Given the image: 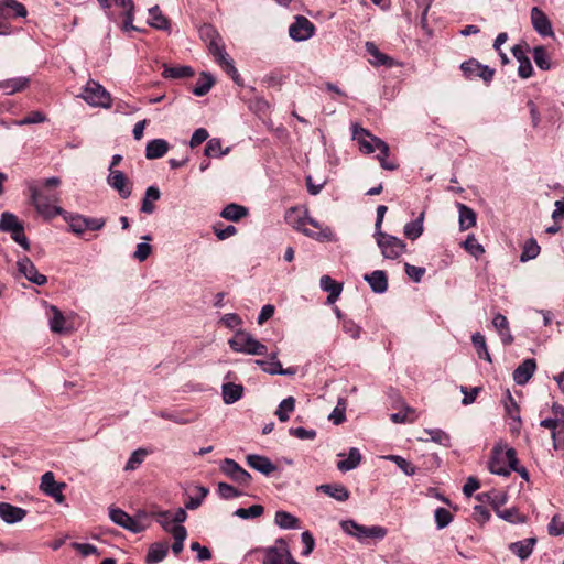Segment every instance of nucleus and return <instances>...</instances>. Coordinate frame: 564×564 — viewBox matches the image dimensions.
<instances>
[{
  "instance_id": "obj_3",
  "label": "nucleus",
  "mask_w": 564,
  "mask_h": 564,
  "mask_svg": "<svg viewBox=\"0 0 564 564\" xmlns=\"http://www.w3.org/2000/svg\"><path fill=\"white\" fill-rule=\"evenodd\" d=\"M79 97L89 106L108 109L111 107L110 93L98 82L89 79L82 89Z\"/></svg>"
},
{
  "instance_id": "obj_56",
  "label": "nucleus",
  "mask_w": 564,
  "mask_h": 564,
  "mask_svg": "<svg viewBox=\"0 0 564 564\" xmlns=\"http://www.w3.org/2000/svg\"><path fill=\"white\" fill-rule=\"evenodd\" d=\"M66 221L68 223L70 230L74 234H83L86 230V217L82 215H73V216H65Z\"/></svg>"
},
{
  "instance_id": "obj_25",
  "label": "nucleus",
  "mask_w": 564,
  "mask_h": 564,
  "mask_svg": "<svg viewBox=\"0 0 564 564\" xmlns=\"http://www.w3.org/2000/svg\"><path fill=\"white\" fill-rule=\"evenodd\" d=\"M365 280L375 293H383L388 289V276L382 270H376L371 274L365 275Z\"/></svg>"
},
{
  "instance_id": "obj_52",
  "label": "nucleus",
  "mask_w": 564,
  "mask_h": 564,
  "mask_svg": "<svg viewBox=\"0 0 564 564\" xmlns=\"http://www.w3.org/2000/svg\"><path fill=\"white\" fill-rule=\"evenodd\" d=\"M148 452L143 448L134 451L124 466L126 471L135 470L144 460Z\"/></svg>"
},
{
  "instance_id": "obj_5",
  "label": "nucleus",
  "mask_w": 564,
  "mask_h": 564,
  "mask_svg": "<svg viewBox=\"0 0 564 564\" xmlns=\"http://www.w3.org/2000/svg\"><path fill=\"white\" fill-rule=\"evenodd\" d=\"M340 527L347 534L356 538L359 541H365L366 539H377L381 540L387 535V529L379 527V525H372V527H365L359 523H357L354 520H345L340 522Z\"/></svg>"
},
{
  "instance_id": "obj_24",
  "label": "nucleus",
  "mask_w": 564,
  "mask_h": 564,
  "mask_svg": "<svg viewBox=\"0 0 564 564\" xmlns=\"http://www.w3.org/2000/svg\"><path fill=\"white\" fill-rule=\"evenodd\" d=\"M492 325L498 332L503 345H510L513 343V336L509 329V322L505 315L500 313L496 314L492 319Z\"/></svg>"
},
{
  "instance_id": "obj_42",
  "label": "nucleus",
  "mask_w": 564,
  "mask_h": 564,
  "mask_svg": "<svg viewBox=\"0 0 564 564\" xmlns=\"http://www.w3.org/2000/svg\"><path fill=\"white\" fill-rule=\"evenodd\" d=\"M215 61L224 68L235 83H238L239 73L234 65V61L229 57L226 51L221 53V55L216 56Z\"/></svg>"
},
{
  "instance_id": "obj_11",
  "label": "nucleus",
  "mask_w": 564,
  "mask_h": 564,
  "mask_svg": "<svg viewBox=\"0 0 564 564\" xmlns=\"http://www.w3.org/2000/svg\"><path fill=\"white\" fill-rule=\"evenodd\" d=\"M66 488L65 482H57L52 471H46L41 477L40 489L48 497L53 498L57 503L65 501L63 490Z\"/></svg>"
},
{
  "instance_id": "obj_31",
  "label": "nucleus",
  "mask_w": 564,
  "mask_h": 564,
  "mask_svg": "<svg viewBox=\"0 0 564 564\" xmlns=\"http://www.w3.org/2000/svg\"><path fill=\"white\" fill-rule=\"evenodd\" d=\"M366 51L373 57V61L371 62L376 66H387L392 67L394 65L393 58L390 56L381 53L375 43L367 42L366 43Z\"/></svg>"
},
{
  "instance_id": "obj_13",
  "label": "nucleus",
  "mask_w": 564,
  "mask_h": 564,
  "mask_svg": "<svg viewBox=\"0 0 564 564\" xmlns=\"http://www.w3.org/2000/svg\"><path fill=\"white\" fill-rule=\"evenodd\" d=\"M199 34L202 40L207 44L208 51L214 58L225 52L223 40L213 25H203L199 30Z\"/></svg>"
},
{
  "instance_id": "obj_36",
  "label": "nucleus",
  "mask_w": 564,
  "mask_h": 564,
  "mask_svg": "<svg viewBox=\"0 0 564 564\" xmlns=\"http://www.w3.org/2000/svg\"><path fill=\"white\" fill-rule=\"evenodd\" d=\"M274 523L281 529H297L300 527V520L283 510L275 512Z\"/></svg>"
},
{
  "instance_id": "obj_63",
  "label": "nucleus",
  "mask_w": 564,
  "mask_h": 564,
  "mask_svg": "<svg viewBox=\"0 0 564 564\" xmlns=\"http://www.w3.org/2000/svg\"><path fill=\"white\" fill-rule=\"evenodd\" d=\"M256 364L270 375H279L281 372L282 365L280 361L257 360Z\"/></svg>"
},
{
  "instance_id": "obj_48",
  "label": "nucleus",
  "mask_w": 564,
  "mask_h": 564,
  "mask_svg": "<svg viewBox=\"0 0 564 564\" xmlns=\"http://www.w3.org/2000/svg\"><path fill=\"white\" fill-rule=\"evenodd\" d=\"M463 246L464 249L476 259H479L485 253L484 247L477 241L474 235H468Z\"/></svg>"
},
{
  "instance_id": "obj_17",
  "label": "nucleus",
  "mask_w": 564,
  "mask_h": 564,
  "mask_svg": "<svg viewBox=\"0 0 564 564\" xmlns=\"http://www.w3.org/2000/svg\"><path fill=\"white\" fill-rule=\"evenodd\" d=\"M26 516V510L15 507L9 502H0V518L8 524L22 521Z\"/></svg>"
},
{
  "instance_id": "obj_14",
  "label": "nucleus",
  "mask_w": 564,
  "mask_h": 564,
  "mask_svg": "<svg viewBox=\"0 0 564 564\" xmlns=\"http://www.w3.org/2000/svg\"><path fill=\"white\" fill-rule=\"evenodd\" d=\"M531 24L534 31L543 37H553L554 32L547 15L538 7H533L530 12Z\"/></svg>"
},
{
  "instance_id": "obj_32",
  "label": "nucleus",
  "mask_w": 564,
  "mask_h": 564,
  "mask_svg": "<svg viewBox=\"0 0 564 564\" xmlns=\"http://www.w3.org/2000/svg\"><path fill=\"white\" fill-rule=\"evenodd\" d=\"M161 196L160 189L156 186L147 188L141 204V212L144 214H152L155 210L154 202L159 200Z\"/></svg>"
},
{
  "instance_id": "obj_33",
  "label": "nucleus",
  "mask_w": 564,
  "mask_h": 564,
  "mask_svg": "<svg viewBox=\"0 0 564 564\" xmlns=\"http://www.w3.org/2000/svg\"><path fill=\"white\" fill-rule=\"evenodd\" d=\"M194 75V69L191 66H167L163 65L162 76L164 78L180 79L187 78Z\"/></svg>"
},
{
  "instance_id": "obj_55",
  "label": "nucleus",
  "mask_w": 564,
  "mask_h": 564,
  "mask_svg": "<svg viewBox=\"0 0 564 564\" xmlns=\"http://www.w3.org/2000/svg\"><path fill=\"white\" fill-rule=\"evenodd\" d=\"M424 432H425V434H427L430 436L431 441H433L440 445H443L445 447L451 446V437L444 431H442L440 429H434V430H425Z\"/></svg>"
},
{
  "instance_id": "obj_29",
  "label": "nucleus",
  "mask_w": 564,
  "mask_h": 564,
  "mask_svg": "<svg viewBox=\"0 0 564 564\" xmlns=\"http://www.w3.org/2000/svg\"><path fill=\"white\" fill-rule=\"evenodd\" d=\"M457 208L459 212V228L460 230H467L476 225L477 215L468 206L458 203Z\"/></svg>"
},
{
  "instance_id": "obj_47",
  "label": "nucleus",
  "mask_w": 564,
  "mask_h": 564,
  "mask_svg": "<svg viewBox=\"0 0 564 564\" xmlns=\"http://www.w3.org/2000/svg\"><path fill=\"white\" fill-rule=\"evenodd\" d=\"M533 61L536 66L542 70H549L551 68V63L549 58V54L544 46H535L533 48Z\"/></svg>"
},
{
  "instance_id": "obj_10",
  "label": "nucleus",
  "mask_w": 564,
  "mask_h": 564,
  "mask_svg": "<svg viewBox=\"0 0 564 564\" xmlns=\"http://www.w3.org/2000/svg\"><path fill=\"white\" fill-rule=\"evenodd\" d=\"M315 33V25L305 17L296 15L289 26V35L295 42L311 39Z\"/></svg>"
},
{
  "instance_id": "obj_18",
  "label": "nucleus",
  "mask_w": 564,
  "mask_h": 564,
  "mask_svg": "<svg viewBox=\"0 0 564 564\" xmlns=\"http://www.w3.org/2000/svg\"><path fill=\"white\" fill-rule=\"evenodd\" d=\"M246 460L249 467L265 476L278 469V467L268 457L262 455L250 454L247 456Z\"/></svg>"
},
{
  "instance_id": "obj_15",
  "label": "nucleus",
  "mask_w": 564,
  "mask_h": 564,
  "mask_svg": "<svg viewBox=\"0 0 564 564\" xmlns=\"http://www.w3.org/2000/svg\"><path fill=\"white\" fill-rule=\"evenodd\" d=\"M109 517L112 522H115L117 525L133 532L139 533L142 532V525L138 522L133 521V518L129 516L126 511L119 509V508H111L109 510Z\"/></svg>"
},
{
  "instance_id": "obj_38",
  "label": "nucleus",
  "mask_w": 564,
  "mask_h": 564,
  "mask_svg": "<svg viewBox=\"0 0 564 564\" xmlns=\"http://www.w3.org/2000/svg\"><path fill=\"white\" fill-rule=\"evenodd\" d=\"M28 84L29 79L26 77H15L0 82V89H3L7 94L11 95L23 90Z\"/></svg>"
},
{
  "instance_id": "obj_43",
  "label": "nucleus",
  "mask_w": 564,
  "mask_h": 564,
  "mask_svg": "<svg viewBox=\"0 0 564 564\" xmlns=\"http://www.w3.org/2000/svg\"><path fill=\"white\" fill-rule=\"evenodd\" d=\"M21 225L23 224L18 219V217L14 214L10 212H4L1 214L0 231L10 234L12 230L17 229Z\"/></svg>"
},
{
  "instance_id": "obj_28",
  "label": "nucleus",
  "mask_w": 564,
  "mask_h": 564,
  "mask_svg": "<svg viewBox=\"0 0 564 564\" xmlns=\"http://www.w3.org/2000/svg\"><path fill=\"white\" fill-rule=\"evenodd\" d=\"M535 542L536 540L534 538H528L522 541L511 543L509 549L521 560H525L531 555Z\"/></svg>"
},
{
  "instance_id": "obj_64",
  "label": "nucleus",
  "mask_w": 564,
  "mask_h": 564,
  "mask_svg": "<svg viewBox=\"0 0 564 564\" xmlns=\"http://www.w3.org/2000/svg\"><path fill=\"white\" fill-rule=\"evenodd\" d=\"M404 269L408 276L412 279L414 282H420L425 273L424 268L415 267L409 263H405Z\"/></svg>"
},
{
  "instance_id": "obj_40",
  "label": "nucleus",
  "mask_w": 564,
  "mask_h": 564,
  "mask_svg": "<svg viewBox=\"0 0 564 564\" xmlns=\"http://www.w3.org/2000/svg\"><path fill=\"white\" fill-rule=\"evenodd\" d=\"M360 460H361V455H360L359 451L357 448L352 447L349 451L348 458L339 460L337 463V468L340 471H349V470L355 469L360 464Z\"/></svg>"
},
{
  "instance_id": "obj_2",
  "label": "nucleus",
  "mask_w": 564,
  "mask_h": 564,
  "mask_svg": "<svg viewBox=\"0 0 564 564\" xmlns=\"http://www.w3.org/2000/svg\"><path fill=\"white\" fill-rule=\"evenodd\" d=\"M97 2L105 10L106 17L113 22L117 21V15L115 11H112V8L118 7L122 9L119 13V17L122 18V23L120 24L122 32L128 33L130 31H141L139 28L133 25L135 12L133 0H97Z\"/></svg>"
},
{
  "instance_id": "obj_60",
  "label": "nucleus",
  "mask_w": 564,
  "mask_h": 564,
  "mask_svg": "<svg viewBox=\"0 0 564 564\" xmlns=\"http://www.w3.org/2000/svg\"><path fill=\"white\" fill-rule=\"evenodd\" d=\"M217 491L223 499H231L241 496L239 490L226 482H219Z\"/></svg>"
},
{
  "instance_id": "obj_57",
  "label": "nucleus",
  "mask_w": 564,
  "mask_h": 564,
  "mask_svg": "<svg viewBox=\"0 0 564 564\" xmlns=\"http://www.w3.org/2000/svg\"><path fill=\"white\" fill-rule=\"evenodd\" d=\"M388 459L394 462L397 466L408 476H412L415 474V466L406 460L405 458L398 455H390L387 457Z\"/></svg>"
},
{
  "instance_id": "obj_20",
  "label": "nucleus",
  "mask_w": 564,
  "mask_h": 564,
  "mask_svg": "<svg viewBox=\"0 0 564 564\" xmlns=\"http://www.w3.org/2000/svg\"><path fill=\"white\" fill-rule=\"evenodd\" d=\"M293 227L295 229L302 231L305 236L311 237L318 241H328L333 237V232H332L330 228L325 227L324 229H321V230L310 229L306 226L305 219H297L296 221L293 223Z\"/></svg>"
},
{
  "instance_id": "obj_45",
  "label": "nucleus",
  "mask_w": 564,
  "mask_h": 564,
  "mask_svg": "<svg viewBox=\"0 0 564 564\" xmlns=\"http://www.w3.org/2000/svg\"><path fill=\"white\" fill-rule=\"evenodd\" d=\"M471 341L477 351L478 357L480 359L487 360L488 362H491V357L486 345L485 336L480 333H475L471 336Z\"/></svg>"
},
{
  "instance_id": "obj_49",
  "label": "nucleus",
  "mask_w": 564,
  "mask_h": 564,
  "mask_svg": "<svg viewBox=\"0 0 564 564\" xmlns=\"http://www.w3.org/2000/svg\"><path fill=\"white\" fill-rule=\"evenodd\" d=\"M506 458L508 460V465L510 467V471L513 470V471H517L521 475L522 478H524L525 480L529 479V474H528V470L524 468V467H519L518 464H519V460H518V457H517V452L514 448H508L506 451Z\"/></svg>"
},
{
  "instance_id": "obj_62",
  "label": "nucleus",
  "mask_w": 564,
  "mask_h": 564,
  "mask_svg": "<svg viewBox=\"0 0 564 564\" xmlns=\"http://www.w3.org/2000/svg\"><path fill=\"white\" fill-rule=\"evenodd\" d=\"M229 148L221 149V143H207L204 153L206 156L209 158H219L224 154H227L229 152Z\"/></svg>"
},
{
  "instance_id": "obj_58",
  "label": "nucleus",
  "mask_w": 564,
  "mask_h": 564,
  "mask_svg": "<svg viewBox=\"0 0 564 564\" xmlns=\"http://www.w3.org/2000/svg\"><path fill=\"white\" fill-rule=\"evenodd\" d=\"M167 150V143H148L145 155L148 159H158L163 156Z\"/></svg>"
},
{
  "instance_id": "obj_37",
  "label": "nucleus",
  "mask_w": 564,
  "mask_h": 564,
  "mask_svg": "<svg viewBox=\"0 0 564 564\" xmlns=\"http://www.w3.org/2000/svg\"><path fill=\"white\" fill-rule=\"evenodd\" d=\"M52 316L50 317V328L53 333L62 334L66 333L67 328L65 327L66 319L63 313L54 305L50 307Z\"/></svg>"
},
{
  "instance_id": "obj_44",
  "label": "nucleus",
  "mask_w": 564,
  "mask_h": 564,
  "mask_svg": "<svg viewBox=\"0 0 564 564\" xmlns=\"http://www.w3.org/2000/svg\"><path fill=\"white\" fill-rule=\"evenodd\" d=\"M295 408V399L293 397H288L282 400L275 411V415L281 422H286L290 419V413L294 411Z\"/></svg>"
},
{
  "instance_id": "obj_34",
  "label": "nucleus",
  "mask_w": 564,
  "mask_h": 564,
  "mask_svg": "<svg viewBox=\"0 0 564 564\" xmlns=\"http://www.w3.org/2000/svg\"><path fill=\"white\" fill-rule=\"evenodd\" d=\"M506 464H508V460L506 458L505 454H496L489 462V470L492 474L500 475V476H509L510 475V467H506Z\"/></svg>"
},
{
  "instance_id": "obj_51",
  "label": "nucleus",
  "mask_w": 564,
  "mask_h": 564,
  "mask_svg": "<svg viewBox=\"0 0 564 564\" xmlns=\"http://www.w3.org/2000/svg\"><path fill=\"white\" fill-rule=\"evenodd\" d=\"M367 138H369L370 141H373V142L382 141L381 139L373 137L369 130L364 129L358 123L351 124V140L352 141H366Z\"/></svg>"
},
{
  "instance_id": "obj_46",
  "label": "nucleus",
  "mask_w": 564,
  "mask_h": 564,
  "mask_svg": "<svg viewBox=\"0 0 564 564\" xmlns=\"http://www.w3.org/2000/svg\"><path fill=\"white\" fill-rule=\"evenodd\" d=\"M422 221L423 214L416 220L406 223L403 229L404 236L411 240L417 239L423 232Z\"/></svg>"
},
{
  "instance_id": "obj_19",
  "label": "nucleus",
  "mask_w": 564,
  "mask_h": 564,
  "mask_svg": "<svg viewBox=\"0 0 564 564\" xmlns=\"http://www.w3.org/2000/svg\"><path fill=\"white\" fill-rule=\"evenodd\" d=\"M28 10L25 6L17 0L0 1V15L4 18H25Z\"/></svg>"
},
{
  "instance_id": "obj_1",
  "label": "nucleus",
  "mask_w": 564,
  "mask_h": 564,
  "mask_svg": "<svg viewBox=\"0 0 564 564\" xmlns=\"http://www.w3.org/2000/svg\"><path fill=\"white\" fill-rule=\"evenodd\" d=\"M59 184L61 180L56 176L46 178L42 184L34 181L28 184L32 205L46 219L65 213L62 207L56 205L61 200V193L56 191Z\"/></svg>"
},
{
  "instance_id": "obj_22",
  "label": "nucleus",
  "mask_w": 564,
  "mask_h": 564,
  "mask_svg": "<svg viewBox=\"0 0 564 564\" xmlns=\"http://www.w3.org/2000/svg\"><path fill=\"white\" fill-rule=\"evenodd\" d=\"M108 183L117 189L122 198L131 195V187L128 185V178L121 171H111L108 176Z\"/></svg>"
},
{
  "instance_id": "obj_9",
  "label": "nucleus",
  "mask_w": 564,
  "mask_h": 564,
  "mask_svg": "<svg viewBox=\"0 0 564 564\" xmlns=\"http://www.w3.org/2000/svg\"><path fill=\"white\" fill-rule=\"evenodd\" d=\"M460 69L467 79L481 78L485 83L492 80L495 70L487 65H482L476 59H469L460 65Z\"/></svg>"
},
{
  "instance_id": "obj_8",
  "label": "nucleus",
  "mask_w": 564,
  "mask_h": 564,
  "mask_svg": "<svg viewBox=\"0 0 564 564\" xmlns=\"http://www.w3.org/2000/svg\"><path fill=\"white\" fill-rule=\"evenodd\" d=\"M276 544L279 546H271L264 550L262 564H300L293 558L286 543L282 539L278 540Z\"/></svg>"
},
{
  "instance_id": "obj_61",
  "label": "nucleus",
  "mask_w": 564,
  "mask_h": 564,
  "mask_svg": "<svg viewBox=\"0 0 564 564\" xmlns=\"http://www.w3.org/2000/svg\"><path fill=\"white\" fill-rule=\"evenodd\" d=\"M10 235H11V238L17 243H19L24 250H29L30 249V242H29L28 237L24 234V226L23 225H21L17 229L12 230L10 232Z\"/></svg>"
},
{
  "instance_id": "obj_35",
  "label": "nucleus",
  "mask_w": 564,
  "mask_h": 564,
  "mask_svg": "<svg viewBox=\"0 0 564 564\" xmlns=\"http://www.w3.org/2000/svg\"><path fill=\"white\" fill-rule=\"evenodd\" d=\"M248 209L241 205L231 203L228 204L220 213V216L227 220L239 221L247 216Z\"/></svg>"
},
{
  "instance_id": "obj_4",
  "label": "nucleus",
  "mask_w": 564,
  "mask_h": 564,
  "mask_svg": "<svg viewBox=\"0 0 564 564\" xmlns=\"http://www.w3.org/2000/svg\"><path fill=\"white\" fill-rule=\"evenodd\" d=\"M228 344L236 352L254 356H262L267 354V346L245 330H238L234 337L228 340Z\"/></svg>"
},
{
  "instance_id": "obj_27",
  "label": "nucleus",
  "mask_w": 564,
  "mask_h": 564,
  "mask_svg": "<svg viewBox=\"0 0 564 564\" xmlns=\"http://www.w3.org/2000/svg\"><path fill=\"white\" fill-rule=\"evenodd\" d=\"M223 401L226 404H232L240 400L243 394V387L236 383H225L221 388Z\"/></svg>"
},
{
  "instance_id": "obj_30",
  "label": "nucleus",
  "mask_w": 564,
  "mask_h": 564,
  "mask_svg": "<svg viewBox=\"0 0 564 564\" xmlns=\"http://www.w3.org/2000/svg\"><path fill=\"white\" fill-rule=\"evenodd\" d=\"M148 23L149 25L158 30H170V21L162 14L159 6H154L149 9Z\"/></svg>"
},
{
  "instance_id": "obj_12",
  "label": "nucleus",
  "mask_w": 564,
  "mask_h": 564,
  "mask_svg": "<svg viewBox=\"0 0 564 564\" xmlns=\"http://www.w3.org/2000/svg\"><path fill=\"white\" fill-rule=\"evenodd\" d=\"M220 470L239 485L248 486L251 481V475L234 459L225 458L220 465Z\"/></svg>"
},
{
  "instance_id": "obj_54",
  "label": "nucleus",
  "mask_w": 564,
  "mask_h": 564,
  "mask_svg": "<svg viewBox=\"0 0 564 564\" xmlns=\"http://www.w3.org/2000/svg\"><path fill=\"white\" fill-rule=\"evenodd\" d=\"M264 512L261 505H252L249 508H239L235 511V516L241 519L258 518Z\"/></svg>"
},
{
  "instance_id": "obj_7",
  "label": "nucleus",
  "mask_w": 564,
  "mask_h": 564,
  "mask_svg": "<svg viewBox=\"0 0 564 564\" xmlns=\"http://www.w3.org/2000/svg\"><path fill=\"white\" fill-rule=\"evenodd\" d=\"M359 150L364 154H370L378 151L377 159L380 162L381 167L384 170L393 171L399 166L394 158L388 160L390 156L388 143H359Z\"/></svg>"
},
{
  "instance_id": "obj_21",
  "label": "nucleus",
  "mask_w": 564,
  "mask_h": 564,
  "mask_svg": "<svg viewBox=\"0 0 564 564\" xmlns=\"http://www.w3.org/2000/svg\"><path fill=\"white\" fill-rule=\"evenodd\" d=\"M536 369V362L534 359H525L521 365H519L513 371V380L517 384H525L530 378L533 376Z\"/></svg>"
},
{
  "instance_id": "obj_59",
  "label": "nucleus",
  "mask_w": 564,
  "mask_h": 564,
  "mask_svg": "<svg viewBox=\"0 0 564 564\" xmlns=\"http://www.w3.org/2000/svg\"><path fill=\"white\" fill-rule=\"evenodd\" d=\"M453 520L452 513L445 508H437L435 510V521L438 529H444Z\"/></svg>"
},
{
  "instance_id": "obj_16",
  "label": "nucleus",
  "mask_w": 564,
  "mask_h": 564,
  "mask_svg": "<svg viewBox=\"0 0 564 564\" xmlns=\"http://www.w3.org/2000/svg\"><path fill=\"white\" fill-rule=\"evenodd\" d=\"M18 269L30 282L36 285H44L47 282V278L39 273L34 263L28 257L18 261Z\"/></svg>"
},
{
  "instance_id": "obj_6",
  "label": "nucleus",
  "mask_w": 564,
  "mask_h": 564,
  "mask_svg": "<svg viewBox=\"0 0 564 564\" xmlns=\"http://www.w3.org/2000/svg\"><path fill=\"white\" fill-rule=\"evenodd\" d=\"M381 254L386 259L395 260L406 250V245L399 238L383 231H375L373 235Z\"/></svg>"
},
{
  "instance_id": "obj_53",
  "label": "nucleus",
  "mask_w": 564,
  "mask_h": 564,
  "mask_svg": "<svg viewBox=\"0 0 564 564\" xmlns=\"http://www.w3.org/2000/svg\"><path fill=\"white\" fill-rule=\"evenodd\" d=\"M540 425L545 429H550L552 431L554 448H557L558 445H557V441H556V435L561 433V430H558V432H556V429H558L560 426L564 427V422L560 417L545 419V420L541 421Z\"/></svg>"
},
{
  "instance_id": "obj_26",
  "label": "nucleus",
  "mask_w": 564,
  "mask_h": 564,
  "mask_svg": "<svg viewBox=\"0 0 564 564\" xmlns=\"http://www.w3.org/2000/svg\"><path fill=\"white\" fill-rule=\"evenodd\" d=\"M323 291L328 292L327 302L334 303L343 291V285L334 281L329 275H323L319 281Z\"/></svg>"
},
{
  "instance_id": "obj_50",
  "label": "nucleus",
  "mask_w": 564,
  "mask_h": 564,
  "mask_svg": "<svg viewBox=\"0 0 564 564\" xmlns=\"http://www.w3.org/2000/svg\"><path fill=\"white\" fill-rule=\"evenodd\" d=\"M539 253L540 246L536 243L534 239H529L523 247L520 260L521 262H527L529 260L535 259Z\"/></svg>"
},
{
  "instance_id": "obj_41",
  "label": "nucleus",
  "mask_w": 564,
  "mask_h": 564,
  "mask_svg": "<svg viewBox=\"0 0 564 564\" xmlns=\"http://www.w3.org/2000/svg\"><path fill=\"white\" fill-rule=\"evenodd\" d=\"M167 544L166 543H154L150 546L147 563L154 564L161 562L167 554Z\"/></svg>"
},
{
  "instance_id": "obj_23",
  "label": "nucleus",
  "mask_w": 564,
  "mask_h": 564,
  "mask_svg": "<svg viewBox=\"0 0 564 564\" xmlns=\"http://www.w3.org/2000/svg\"><path fill=\"white\" fill-rule=\"evenodd\" d=\"M317 490L340 502L348 500L350 497L349 490L341 484H324L318 486Z\"/></svg>"
},
{
  "instance_id": "obj_39",
  "label": "nucleus",
  "mask_w": 564,
  "mask_h": 564,
  "mask_svg": "<svg viewBox=\"0 0 564 564\" xmlns=\"http://www.w3.org/2000/svg\"><path fill=\"white\" fill-rule=\"evenodd\" d=\"M214 84V77L210 74L203 72L193 88V94L198 97L205 96L212 89Z\"/></svg>"
}]
</instances>
